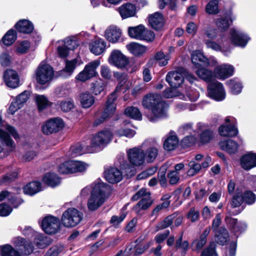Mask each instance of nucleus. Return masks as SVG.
<instances>
[{"label": "nucleus", "mask_w": 256, "mask_h": 256, "mask_svg": "<svg viewBox=\"0 0 256 256\" xmlns=\"http://www.w3.org/2000/svg\"><path fill=\"white\" fill-rule=\"evenodd\" d=\"M80 98L81 104L84 108L90 107L94 102V96L88 92L82 94L80 96Z\"/></svg>", "instance_id": "51"}, {"label": "nucleus", "mask_w": 256, "mask_h": 256, "mask_svg": "<svg viewBox=\"0 0 256 256\" xmlns=\"http://www.w3.org/2000/svg\"><path fill=\"white\" fill-rule=\"evenodd\" d=\"M42 180L44 184L52 188L57 186L61 182L60 178L54 173L46 174L43 176Z\"/></svg>", "instance_id": "33"}, {"label": "nucleus", "mask_w": 256, "mask_h": 256, "mask_svg": "<svg viewBox=\"0 0 256 256\" xmlns=\"http://www.w3.org/2000/svg\"><path fill=\"white\" fill-rule=\"evenodd\" d=\"M15 27L18 32L26 34L32 33L34 30V26L32 22L26 19L18 21L15 24Z\"/></svg>", "instance_id": "28"}, {"label": "nucleus", "mask_w": 256, "mask_h": 256, "mask_svg": "<svg viewBox=\"0 0 256 256\" xmlns=\"http://www.w3.org/2000/svg\"><path fill=\"white\" fill-rule=\"evenodd\" d=\"M198 140L203 144L210 142L214 138V134L211 129L199 123L198 124Z\"/></svg>", "instance_id": "15"}, {"label": "nucleus", "mask_w": 256, "mask_h": 256, "mask_svg": "<svg viewBox=\"0 0 256 256\" xmlns=\"http://www.w3.org/2000/svg\"><path fill=\"white\" fill-rule=\"evenodd\" d=\"M122 34V30L118 26L111 25L106 30L104 36L110 42L116 43L118 41Z\"/></svg>", "instance_id": "23"}, {"label": "nucleus", "mask_w": 256, "mask_h": 256, "mask_svg": "<svg viewBox=\"0 0 256 256\" xmlns=\"http://www.w3.org/2000/svg\"><path fill=\"white\" fill-rule=\"evenodd\" d=\"M42 190V184L38 181L30 182L24 187V193L30 196H33Z\"/></svg>", "instance_id": "34"}, {"label": "nucleus", "mask_w": 256, "mask_h": 256, "mask_svg": "<svg viewBox=\"0 0 256 256\" xmlns=\"http://www.w3.org/2000/svg\"><path fill=\"white\" fill-rule=\"evenodd\" d=\"M196 75L206 82H210L213 78V74L211 70L204 68H200L196 71Z\"/></svg>", "instance_id": "48"}, {"label": "nucleus", "mask_w": 256, "mask_h": 256, "mask_svg": "<svg viewBox=\"0 0 256 256\" xmlns=\"http://www.w3.org/2000/svg\"><path fill=\"white\" fill-rule=\"evenodd\" d=\"M234 68L231 65L224 64L217 66L214 70L216 76L219 79L224 80L234 73Z\"/></svg>", "instance_id": "25"}, {"label": "nucleus", "mask_w": 256, "mask_h": 256, "mask_svg": "<svg viewBox=\"0 0 256 256\" xmlns=\"http://www.w3.org/2000/svg\"><path fill=\"white\" fill-rule=\"evenodd\" d=\"M230 33L232 42L236 46L244 48L250 40L248 35L235 28H231Z\"/></svg>", "instance_id": "12"}, {"label": "nucleus", "mask_w": 256, "mask_h": 256, "mask_svg": "<svg viewBox=\"0 0 256 256\" xmlns=\"http://www.w3.org/2000/svg\"><path fill=\"white\" fill-rule=\"evenodd\" d=\"M219 134L221 136L224 137L235 136L238 134V128L234 126L222 125L219 128Z\"/></svg>", "instance_id": "35"}, {"label": "nucleus", "mask_w": 256, "mask_h": 256, "mask_svg": "<svg viewBox=\"0 0 256 256\" xmlns=\"http://www.w3.org/2000/svg\"><path fill=\"white\" fill-rule=\"evenodd\" d=\"M226 84L233 94H238L241 92L242 86L240 82L235 80H230L226 82Z\"/></svg>", "instance_id": "53"}, {"label": "nucleus", "mask_w": 256, "mask_h": 256, "mask_svg": "<svg viewBox=\"0 0 256 256\" xmlns=\"http://www.w3.org/2000/svg\"><path fill=\"white\" fill-rule=\"evenodd\" d=\"M170 202L169 200L164 201L162 203L157 205L153 210L151 214L152 216L157 218L159 214L163 210L166 208L170 205Z\"/></svg>", "instance_id": "60"}, {"label": "nucleus", "mask_w": 256, "mask_h": 256, "mask_svg": "<svg viewBox=\"0 0 256 256\" xmlns=\"http://www.w3.org/2000/svg\"><path fill=\"white\" fill-rule=\"evenodd\" d=\"M128 50L136 56H140L146 52V48L136 42H131L126 46Z\"/></svg>", "instance_id": "36"}, {"label": "nucleus", "mask_w": 256, "mask_h": 256, "mask_svg": "<svg viewBox=\"0 0 256 256\" xmlns=\"http://www.w3.org/2000/svg\"><path fill=\"white\" fill-rule=\"evenodd\" d=\"M16 39V31L14 30L10 29L3 36L2 40L4 45L9 46L12 44Z\"/></svg>", "instance_id": "49"}, {"label": "nucleus", "mask_w": 256, "mask_h": 256, "mask_svg": "<svg viewBox=\"0 0 256 256\" xmlns=\"http://www.w3.org/2000/svg\"><path fill=\"white\" fill-rule=\"evenodd\" d=\"M112 133L108 130H104L99 132L97 136V146H104L110 142Z\"/></svg>", "instance_id": "38"}, {"label": "nucleus", "mask_w": 256, "mask_h": 256, "mask_svg": "<svg viewBox=\"0 0 256 256\" xmlns=\"http://www.w3.org/2000/svg\"><path fill=\"white\" fill-rule=\"evenodd\" d=\"M64 126L62 118H55L47 120L42 126V131L46 135L56 133L61 130Z\"/></svg>", "instance_id": "7"}, {"label": "nucleus", "mask_w": 256, "mask_h": 256, "mask_svg": "<svg viewBox=\"0 0 256 256\" xmlns=\"http://www.w3.org/2000/svg\"><path fill=\"white\" fill-rule=\"evenodd\" d=\"M35 74L36 82L40 84H44L52 79L54 71L50 64L42 62L37 68Z\"/></svg>", "instance_id": "4"}, {"label": "nucleus", "mask_w": 256, "mask_h": 256, "mask_svg": "<svg viewBox=\"0 0 256 256\" xmlns=\"http://www.w3.org/2000/svg\"><path fill=\"white\" fill-rule=\"evenodd\" d=\"M96 76V60L88 63L76 77L77 81L85 82Z\"/></svg>", "instance_id": "10"}, {"label": "nucleus", "mask_w": 256, "mask_h": 256, "mask_svg": "<svg viewBox=\"0 0 256 256\" xmlns=\"http://www.w3.org/2000/svg\"><path fill=\"white\" fill-rule=\"evenodd\" d=\"M153 203V200L150 198V194L146 195V198H143L142 200L135 206L134 210L138 212L140 210H146L148 209Z\"/></svg>", "instance_id": "41"}, {"label": "nucleus", "mask_w": 256, "mask_h": 256, "mask_svg": "<svg viewBox=\"0 0 256 256\" xmlns=\"http://www.w3.org/2000/svg\"><path fill=\"white\" fill-rule=\"evenodd\" d=\"M71 172L76 173L78 172H82L86 168V164L83 162L80 161L70 160Z\"/></svg>", "instance_id": "56"}, {"label": "nucleus", "mask_w": 256, "mask_h": 256, "mask_svg": "<svg viewBox=\"0 0 256 256\" xmlns=\"http://www.w3.org/2000/svg\"><path fill=\"white\" fill-rule=\"evenodd\" d=\"M216 241L221 245H224L228 240L229 234L228 230L224 228H220L216 232Z\"/></svg>", "instance_id": "43"}, {"label": "nucleus", "mask_w": 256, "mask_h": 256, "mask_svg": "<svg viewBox=\"0 0 256 256\" xmlns=\"http://www.w3.org/2000/svg\"><path fill=\"white\" fill-rule=\"evenodd\" d=\"M0 256H20L19 252L8 244L0 246Z\"/></svg>", "instance_id": "45"}, {"label": "nucleus", "mask_w": 256, "mask_h": 256, "mask_svg": "<svg viewBox=\"0 0 256 256\" xmlns=\"http://www.w3.org/2000/svg\"><path fill=\"white\" fill-rule=\"evenodd\" d=\"M41 227L47 234H55L59 229L60 220L52 216H46L42 220Z\"/></svg>", "instance_id": "8"}, {"label": "nucleus", "mask_w": 256, "mask_h": 256, "mask_svg": "<svg viewBox=\"0 0 256 256\" xmlns=\"http://www.w3.org/2000/svg\"><path fill=\"white\" fill-rule=\"evenodd\" d=\"M6 198L8 199L14 208H17L22 202V200L20 198L16 197L8 191L4 190L1 192H0V201L4 200Z\"/></svg>", "instance_id": "39"}, {"label": "nucleus", "mask_w": 256, "mask_h": 256, "mask_svg": "<svg viewBox=\"0 0 256 256\" xmlns=\"http://www.w3.org/2000/svg\"><path fill=\"white\" fill-rule=\"evenodd\" d=\"M208 96L216 100H222L226 97V92L224 86L218 82L209 84L208 86Z\"/></svg>", "instance_id": "9"}, {"label": "nucleus", "mask_w": 256, "mask_h": 256, "mask_svg": "<svg viewBox=\"0 0 256 256\" xmlns=\"http://www.w3.org/2000/svg\"><path fill=\"white\" fill-rule=\"evenodd\" d=\"M4 80L9 88H14L19 86V78L17 72L11 69L6 70L4 74Z\"/></svg>", "instance_id": "21"}, {"label": "nucleus", "mask_w": 256, "mask_h": 256, "mask_svg": "<svg viewBox=\"0 0 256 256\" xmlns=\"http://www.w3.org/2000/svg\"><path fill=\"white\" fill-rule=\"evenodd\" d=\"M182 240V234L178 239L177 240L176 244V248H180L182 250V254L184 255L186 251L188 249L189 244L186 240L184 242Z\"/></svg>", "instance_id": "62"}, {"label": "nucleus", "mask_w": 256, "mask_h": 256, "mask_svg": "<svg viewBox=\"0 0 256 256\" xmlns=\"http://www.w3.org/2000/svg\"><path fill=\"white\" fill-rule=\"evenodd\" d=\"M125 114L128 116L135 120H140L142 116L139 110L134 106L127 108L125 110Z\"/></svg>", "instance_id": "54"}, {"label": "nucleus", "mask_w": 256, "mask_h": 256, "mask_svg": "<svg viewBox=\"0 0 256 256\" xmlns=\"http://www.w3.org/2000/svg\"><path fill=\"white\" fill-rule=\"evenodd\" d=\"M219 1L218 0H210L205 6V12L209 15H216L220 12Z\"/></svg>", "instance_id": "42"}, {"label": "nucleus", "mask_w": 256, "mask_h": 256, "mask_svg": "<svg viewBox=\"0 0 256 256\" xmlns=\"http://www.w3.org/2000/svg\"><path fill=\"white\" fill-rule=\"evenodd\" d=\"M175 218L174 214L167 216L164 220L162 221L156 227V230H162L168 227L173 222Z\"/></svg>", "instance_id": "59"}, {"label": "nucleus", "mask_w": 256, "mask_h": 256, "mask_svg": "<svg viewBox=\"0 0 256 256\" xmlns=\"http://www.w3.org/2000/svg\"><path fill=\"white\" fill-rule=\"evenodd\" d=\"M35 100L39 110H42L51 106L52 103L44 95H36Z\"/></svg>", "instance_id": "47"}, {"label": "nucleus", "mask_w": 256, "mask_h": 256, "mask_svg": "<svg viewBox=\"0 0 256 256\" xmlns=\"http://www.w3.org/2000/svg\"><path fill=\"white\" fill-rule=\"evenodd\" d=\"M189 169L187 172L188 176H193L198 174L201 169L200 164L194 161H191L188 163Z\"/></svg>", "instance_id": "57"}, {"label": "nucleus", "mask_w": 256, "mask_h": 256, "mask_svg": "<svg viewBox=\"0 0 256 256\" xmlns=\"http://www.w3.org/2000/svg\"><path fill=\"white\" fill-rule=\"evenodd\" d=\"M220 148L230 154H235L238 151V144L232 140L221 141L220 142Z\"/></svg>", "instance_id": "29"}, {"label": "nucleus", "mask_w": 256, "mask_h": 256, "mask_svg": "<svg viewBox=\"0 0 256 256\" xmlns=\"http://www.w3.org/2000/svg\"><path fill=\"white\" fill-rule=\"evenodd\" d=\"M90 142L91 145L86 146V149L85 152L83 150V146L80 144H76L72 146L69 151V155L72 158H74L82 154L85 152L88 153L94 152L96 150V140L95 136H94L92 138Z\"/></svg>", "instance_id": "13"}, {"label": "nucleus", "mask_w": 256, "mask_h": 256, "mask_svg": "<svg viewBox=\"0 0 256 256\" xmlns=\"http://www.w3.org/2000/svg\"><path fill=\"white\" fill-rule=\"evenodd\" d=\"M256 200V195L251 191L243 192L242 188H238L231 203L233 208L240 206L244 202L248 204H254Z\"/></svg>", "instance_id": "5"}, {"label": "nucleus", "mask_w": 256, "mask_h": 256, "mask_svg": "<svg viewBox=\"0 0 256 256\" xmlns=\"http://www.w3.org/2000/svg\"><path fill=\"white\" fill-rule=\"evenodd\" d=\"M30 96V92L28 90H25L20 94L14 100L18 104L19 106H20L21 107H22L24 104H25L29 98Z\"/></svg>", "instance_id": "58"}, {"label": "nucleus", "mask_w": 256, "mask_h": 256, "mask_svg": "<svg viewBox=\"0 0 256 256\" xmlns=\"http://www.w3.org/2000/svg\"><path fill=\"white\" fill-rule=\"evenodd\" d=\"M119 83L114 92H112L108 97L106 102V108L102 114V120H100V122H102L110 116L114 114L116 110L114 100L117 98L116 94L124 89V85L126 82V78L125 76L120 74L118 78Z\"/></svg>", "instance_id": "2"}, {"label": "nucleus", "mask_w": 256, "mask_h": 256, "mask_svg": "<svg viewBox=\"0 0 256 256\" xmlns=\"http://www.w3.org/2000/svg\"><path fill=\"white\" fill-rule=\"evenodd\" d=\"M160 96L158 94H150L146 95L143 98L142 104L146 108L152 110L158 103L162 102Z\"/></svg>", "instance_id": "26"}, {"label": "nucleus", "mask_w": 256, "mask_h": 256, "mask_svg": "<svg viewBox=\"0 0 256 256\" xmlns=\"http://www.w3.org/2000/svg\"><path fill=\"white\" fill-rule=\"evenodd\" d=\"M158 6L161 10L167 6L170 10L175 11L178 8L177 0H159Z\"/></svg>", "instance_id": "55"}, {"label": "nucleus", "mask_w": 256, "mask_h": 256, "mask_svg": "<svg viewBox=\"0 0 256 256\" xmlns=\"http://www.w3.org/2000/svg\"><path fill=\"white\" fill-rule=\"evenodd\" d=\"M148 22L152 28L160 30L164 24V16L160 12H156L149 16Z\"/></svg>", "instance_id": "27"}, {"label": "nucleus", "mask_w": 256, "mask_h": 256, "mask_svg": "<svg viewBox=\"0 0 256 256\" xmlns=\"http://www.w3.org/2000/svg\"><path fill=\"white\" fill-rule=\"evenodd\" d=\"M110 193L111 188L109 185L103 182L97 184V208L108 198Z\"/></svg>", "instance_id": "18"}, {"label": "nucleus", "mask_w": 256, "mask_h": 256, "mask_svg": "<svg viewBox=\"0 0 256 256\" xmlns=\"http://www.w3.org/2000/svg\"><path fill=\"white\" fill-rule=\"evenodd\" d=\"M155 59L159 61L160 66H164L168 64V60L170 59L169 54L164 55L162 52H158L155 56Z\"/></svg>", "instance_id": "61"}, {"label": "nucleus", "mask_w": 256, "mask_h": 256, "mask_svg": "<svg viewBox=\"0 0 256 256\" xmlns=\"http://www.w3.org/2000/svg\"><path fill=\"white\" fill-rule=\"evenodd\" d=\"M144 26L140 24L135 27H130L128 28L129 36L132 38L138 40H141Z\"/></svg>", "instance_id": "52"}, {"label": "nucleus", "mask_w": 256, "mask_h": 256, "mask_svg": "<svg viewBox=\"0 0 256 256\" xmlns=\"http://www.w3.org/2000/svg\"><path fill=\"white\" fill-rule=\"evenodd\" d=\"M104 175L106 180L112 184L120 182L123 178L122 172L116 167H110L106 168Z\"/></svg>", "instance_id": "20"}, {"label": "nucleus", "mask_w": 256, "mask_h": 256, "mask_svg": "<svg viewBox=\"0 0 256 256\" xmlns=\"http://www.w3.org/2000/svg\"><path fill=\"white\" fill-rule=\"evenodd\" d=\"M30 46V44L28 40H23L18 44L16 52L21 54H25L27 52Z\"/></svg>", "instance_id": "63"}, {"label": "nucleus", "mask_w": 256, "mask_h": 256, "mask_svg": "<svg viewBox=\"0 0 256 256\" xmlns=\"http://www.w3.org/2000/svg\"><path fill=\"white\" fill-rule=\"evenodd\" d=\"M126 216V214L124 212L120 216H113L110 220V224L114 228H118L120 224L124 220Z\"/></svg>", "instance_id": "64"}, {"label": "nucleus", "mask_w": 256, "mask_h": 256, "mask_svg": "<svg viewBox=\"0 0 256 256\" xmlns=\"http://www.w3.org/2000/svg\"><path fill=\"white\" fill-rule=\"evenodd\" d=\"M34 242L36 246L40 248H46L51 242L49 238L40 233H36Z\"/></svg>", "instance_id": "40"}, {"label": "nucleus", "mask_w": 256, "mask_h": 256, "mask_svg": "<svg viewBox=\"0 0 256 256\" xmlns=\"http://www.w3.org/2000/svg\"><path fill=\"white\" fill-rule=\"evenodd\" d=\"M225 221L229 228L236 232H242L246 228V225L244 222L238 223L237 220L231 218L230 214L226 216Z\"/></svg>", "instance_id": "30"}, {"label": "nucleus", "mask_w": 256, "mask_h": 256, "mask_svg": "<svg viewBox=\"0 0 256 256\" xmlns=\"http://www.w3.org/2000/svg\"><path fill=\"white\" fill-rule=\"evenodd\" d=\"M81 64V60L80 58H76L73 60L66 61L64 70L70 74H72L74 69Z\"/></svg>", "instance_id": "50"}, {"label": "nucleus", "mask_w": 256, "mask_h": 256, "mask_svg": "<svg viewBox=\"0 0 256 256\" xmlns=\"http://www.w3.org/2000/svg\"><path fill=\"white\" fill-rule=\"evenodd\" d=\"M178 144V140L175 136H170L167 138L164 143V148L167 150H174Z\"/></svg>", "instance_id": "46"}, {"label": "nucleus", "mask_w": 256, "mask_h": 256, "mask_svg": "<svg viewBox=\"0 0 256 256\" xmlns=\"http://www.w3.org/2000/svg\"><path fill=\"white\" fill-rule=\"evenodd\" d=\"M184 72L183 68L180 71H172L169 72L166 76V81L172 88H178L183 83L184 76L182 72Z\"/></svg>", "instance_id": "16"}, {"label": "nucleus", "mask_w": 256, "mask_h": 256, "mask_svg": "<svg viewBox=\"0 0 256 256\" xmlns=\"http://www.w3.org/2000/svg\"><path fill=\"white\" fill-rule=\"evenodd\" d=\"M108 61L111 65L120 69L126 68L130 64L128 58L118 50L112 51Z\"/></svg>", "instance_id": "6"}, {"label": "nucleus", "mask_w": 256, "mask_h": 256, "mask_svg": "<svg viewBox=\"0 0 256 256\" xmlns=\"http://www.w3.org/2000/svg\"><path fill=\"white\" fill-rule=\"evenodd\" d=\"M96 184L94 183L92 186H86L83 188L81 194L83 196L90 194V196L88 200V208L90 210L94 211L96 210Z\"/></svg>", "instance_id": "19"}, {"label": "nucleus", "mask_w": 256, "mask_h": 256, "mask_svg": "<svg viewBox=\"0 0 256 256\" xmlns=\"http://www.w3.org/2000/svg\"><path fill=\"white\" fill-rule=\"evenodd\" d=\"M127 155L130 162L135 166L142 165L145 162L144 152L139 148L135 147L127 151Z\"/></svg>", "instance_id": "11"}, {"label": "nucleus", "mask_w": 256, "mask_h": 256, "mask_svg": "<svg viewBox=\"0 0 256 256\" xmlns=\"http://www.w3.org/2000/svg\"><path fill=\"white\" fill-rule=\"evenodd\" d=\"M210 232V228H206L200 235V238L193 242L192 246L195 247L197 250H200L205 244L206 242V236L208 235Z\"/></svg>", "instance_id": "44"}, {"label": "nucleus", "mask_w": 256, "mask_h": 256, "mask_svg": "<svg viewBox=\"0 0 256 256\" xmlns=\"http://www.w3.org/2000/svg\"><path fill=\"white\" fill-rule=\"evenodd\" d=\"M142 145H146L148 147L144 152V160L148 162H152L158 155L159 145L156 142H144Z\"/></svg>", "instance_id": "17"}, {"label": "nucleus", "mask_w": 256, "mask_h": 256, "mask_svg": "<svg viewBox=\"0 0 256 256\" xmlns=\"http://www.w3.org/2000/svg\"><path fill=\"white\" fill-rule=\"evenodd\" d=\"M4 130L8 131L15 139L18 138L14 128L8 124L5 125L0 117V140L3 146H6V151L4 152L6 155H8L15 149L16 145L10 134Z\"/></svg>", "instance_id": "1"}, {"label": "nucleus", "mask_w": 256, "mask_h": 256, "mask_svg": "<svg viewBox=\"0 0 256 256\" xmlns=\"http://www.w3.org/2000/svg\"><path fill=\"white\" fill-rule=\"evenodd\" d=\"M234 18L232 16L231 13L224 16H221L215 20V22L218 28L220 30H226L232 24Z\"/></svg>", "instance_id": "31"}, {"label": "nucleus", "mask_w": 256, "mask_h": 256, "mask_svg": "<svg viewBox=\"0 0 256 256\" xmlns=\"http://www.w3.org/2000/svg\"><path fill=\"white\" fill-rule=\"evenodd\" d=\"M83 214L76 208H71L65 210L62 216V222L67 228L74 227L82 220Z\"/></svg>", "instance_id": "3"}, {"label": "nucleus", "mask_w": 256, "mask_h": 256, "mask_svg": "<svg viewBox=\"0 0 256 256\" xmlns=\"http://www.w3.org/2000/svg\"><path fill=\"white\" fill-rule=\"evenodd\" d=\"M241 166L248 170L256 166V154L249 152L242 156L240 159Z\"/></svg>", "instance_id": "24"}, {"label": "nucleus", "mask_w": 256, "mask_h": 256, "mask_svg": "<svg viewBox=\"0 0 256 256\" xmlns=\"http://www.w3.org/2000/svg\"><path fill=\"white\" fill-rule=\"evenodd\" d=\"M168 106L166 103L162 101L151 110L152 114L148 116V120L154 122L160 118H164L167 116Z\"/></svg>", "instance_id": "14"}, {"label": "nucleus", "mask_w": 256, "mask_h": 256, "mask_svg": "<svg viewBox=\"0 0 256 256\" xmlns=\"http://www.w3.org/2000/svg\"><path fill=\"white\" fill-rule=\"evenodd\" d=\"M118 12L122 18H126L135 15L136 7L132 4H126L118 8Z\"/></svg>", "instance_id": "32"}, {"label": "nucleus", "mask_w": 256, "mask_h": 256, "mask_svg": "<svg viewBox=\"0 0 256 256\" xmlns=\"http://www.w3.org/2000/svg\"><path fill=\"white\" fill-rule=\"evenodd\" d=\"M58 44L64 45L70 50L76 48L79 44V42L74 36H72L66 38L64 40H58Z\"/></svg>", "instance_id": "37"}, {"label": "nucleus", "mask_w": 256, "mask_h": 256, "mask_svg": "<svg viewBox=\"0 0 256 256\" xmlns=\"http://www.w3.org/2000/svg\"><path fill=\"white\" fill-rule=\"evenodd\" d=\"M192 61L194 65H203L204 66H208L214 65L216 64L215 60H210L206 58L200 50L193 52L191 55Z\"/></svg>", "instance_id": "22"}]
</instances>
